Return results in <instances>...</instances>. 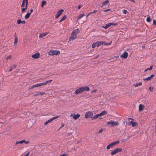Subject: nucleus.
<instances>
[{
  "mask_svg": "<svg viewBox=\"0 0 156 156\" xmlns=\"http://www.w3.org/2000/svg\"><path fill=\"white\" fill-rule=\"evenodd\" d=\"M90 88L88 87H81L77 89L75 92L74 94H80L84 91H89Z\"/></svg>",
  "mask_w": 156,
  "mask_h": 156,
  "instance_id": "f257e3e1",
  "label": "nucleus"
},
{
  "mask_svg": "<svg viewBox=\"0 0 156 156\" xmlns=\"http://www.w3.org/2000/svg\"><path fill=\"white\" fill-rule=\"evenodd\" d=\"M103 41H96L93 43L92 45V47L93 48H94L96 46H100L101 44H103Z\"/></svg>",
  "mask_w": 156,
  "mask_h": 156,
  "instance_id": "f03ea898",
  "label": "nucleus"
},
{
  "mask_svg": "<svg viewBox=\"0 0 156 156\" xmlns=\"http://www.w3.org/2000/svg\"><path fill=\"white\" fill-rule=\"evenodd\" d=\"M60 51L58 50L51 49L49 51V54L50 55H58L60 53Z\"/></svg>",
  "mask_w": 156,
  "mask_h": 156,
  "instance_id": "7ed1b4c3",
  "label": "nucleus"
},
{
  "mask_svg": "<svg viewBox=\"0 0 156 156\" xmlns=\"http://www.w3.org/2000/svg\"><path fill=\"white\" fill-rule=\"evenodd\" d=\"M93 115V114L92 112L89 111L86 112L85 115V118H91L92 120V117Z\"/></svg>",
  "mask_w": 156,
  "mask_h": 156,
  "instance_id": "20e7f679",
  "label": "nucleus"
},
{
  "mask_svg": "<svg viewBox=\"0 0 156 156\" xmlns=\"http://www.w3.org/2000/svg\"><path fill=\"white\" fill-rule=\"evenodd\" d=\"M119 141L118 140L111 143L109 145L107 146L106 147L107 149L108 150L109 149L110 147H112L116 144H119Z\"/></svg>",
  "mask_w": 156,
  "mask_h": 156,
  "instance_id": "39448f33",
  "label": "nucleus"
},
{
  "mask_svg": "<svg viewBox=\"0 0 156 156\" xmlns=\"http://www.w3.org/2000/svg\"><path fill=\"white\" fill-rule=\"evenodd\" d=\"M122 149L121 148H117L114 149L111 153L112 155H114L119 152H121Z\"/></svg>",
  "mask_w": 156,
  "mask_h": 156,
  "instance_id": "423d86ee",
  "label": "nucleus"
},
{
  "mask_svg": "<svg viewBox=\"0 0 156 156\" xmlns=\"http://www.w3.org/2000/svg\"><path fill=\"white\" fill-rule=\"evenodd\" d=\"M107 124L111 126H116L119 124L118 122L115 121H110L108 122Z\"/></svg>",
  "mask_w": 156,
  "mask_h": 156,
  "instance_id": "0eeeda50",
  "label": "nucleus"
},
{
  "mask_svg": "<svg viewBox=\"0 0 156 156\" xmlns=\"http://www.w3.org/2000/svg\"><path fill=\"white\" fill-rule=\"evenodd\" d=\"M63 11L64 10L63 9H61L59 10L56 14L55 18L56 19L58 18Z\"/></svg>",
  "mask_w": 156,
  "mask_h": 156,
  "instance_id": "6e6552de",
  "label": "nucleus"
},
{
  "mask_svg": "<svg viewBox=\"0 0 156 156\" xmlns=\"http://www.w3.org/2000/svg\"><path fill=\"white\" fill-rule=\"evenodd\" d=\"M80 115L78 113H77L76 115H75L74 114H71L70 115V116L73 117V119L75 120H76L80 117Z\"/></svg>",
  "mask_w": 156,
  "mask_h": 156,
  "instance_id": "1a4fd4ad",
  "label": "nucleus"
},
{
  "mask_svg": "<svg viewBox=\"0 0 156 156\" xmlns=\"http://www.w3.org/2000/svg\"><path fill=\"white\" fill-rule=\"evenodd\" d=\"M76 36L77 35H76V34H75L72 33L71 35H70L69 38V41H71L73 40L76 38Z\"/></svg>",
  "mask_w": 156,
  "mask_h": 156,
  "instance_id": "9d476101",
  "label": "nucleus"
},
{
  "mask_svg": "<svg viewBox=\"0 0 156 156\" xmlns=\"http://www.w3.org/2000/svg\"><path fill=\"white\" fill-rule=\"evenodd\" d=\"M40 54L39 53L37 52L35 53L33 55H32L31 57L32 58L37 59L39 58L40 56Z\"/></svg>",
  "mask_w": 156,
  "mask_h": 156,
  "instance_id": "9b49d317",
  "label": "nucleus"
},
{
  "mask_svg": "<svg viewBox=\"0 0 156 156\" xmlns=\"http://www.w3.org/2000/svg\"><path fill=\"white\" fill-rule=\"evenodd\" d=\"M128 56V53L126 51H125L122 55H121V57L125 59H126Z\"/></svg>",
  "mask_w": 156,
  "mask_h": 156,
  "instance_id": "f8f14e48",
  "label": "nucleus"
},
{
  "mask_svg": "<svg viewBox=\"0 0 156 156\" xmlns=\"http://www.w3.org/2000/svg\"><path fill=\"white\" fill-rule=\"evenodd\" d=\"M48 34H49L48 32H46L43 34H40L39 35V38H42L44 37L45 36Z\"/></svg>",
  "mask_w": 156,
  "mask_h": 156,
  "instance_id": "ddd939ff",
  "label": "nucleus"
},
{
  "mask_svg": "<svg viewBox=\"0 0 156 156\" xmlns=\"http://www.w3.org/2000/svg\"><path fill=\"white\" fill-rule=\"evenodd\" d=\"M107 113V112L106 111H102V112L98 114L99 116H102L104 115H106Z\"/></svg>",
  "mask_w": 156,
  "mask_h": 156,
  "instance_id": "4468645a",
  "label": "nucleus"
},
{
  "mask_svg": "<svg viewBox=\"0 0 156 156\" xmlns=\"http://www.w3.org/2000/svg\"><path fill=\"white\" fill-rule=\"evenodd\" d=\"M144 106L143 105L141 104H140L139 106V111H141L144 108Z\"/></svg>",
  "mask_w": 156,
  "mask_h": 156,
  "instance_id": "2eb2a0df",
  "label": "nucleus"
},
{
  "mask_svg": "<svg viewBox=\"0 0 156 156\" xmlns=\"http://www.w3.org/2000/svg\"><path fill=\"white\" fill-rule=\"evenodd\" d=\"M17 66L15 64H14L13 66L10 68L9 70L10 72H11L12 70L13 69H15L16 68Z\"/></svg>",
  "mask_w": 156,
  "mask_h": 156,
  "instance_id": "dca6fc26",
  "label": "nucleus"
},
{
  "mask_svg": "<svg viewBox=\"0 0 156 156\" xmlns=\"http://www.w3.org/2000/svg\"><path fill=\"white\" fill-rule=\"evenodd\" d=\"M79 30L78 29H77L75 30H73L72 33L75 34H76V35H77V34L79 33Z\"/></svg>",
  "mask_w": 156,
  "mask_h": 156,
  "instance_id": "f3484780",
  "label": "nucleus"
},
{
  "mask_svg": "<svg viewBox=\"0 0 156 156\" xmlns=\"http://www.w3.org/2000/svg\"><path fill=\"white\" fill-rule=\"evenodd\" d=\"M109 2V0H108L104 2H103L102 3V5L101 6V7H103V6L104 5H106Z\"/></svg>",
  "mask_w": 156,
  "mask_h": 156,
  "instance_id": "a211bd4d",
  "label": "nucleus"
},
{
  "mask_svg": "<svg viewBox=\"0 0 156 156\" xmlns=\"http://www.w3.org/2000/svg\"><path fill=\"white\" fill-rule=\"evenodd\" d=\"M130 122L133 127L136 126V125L137 123L136 122L131 121Z\"/></svg>",
  "mask_w": 156,
  "mask_h": 156,
  "instance_id": "6ab92c4d",
  "label": "nucleus"
},
{
  "mask_svg": "<svg viewBox=\"0 0 156 156\" xmlns=\"http://www.w3.org/2000/svg\"><path fill=\"white\" fill-rule=\"evenodd\" d=\"M30 13H27L25 16V18L26 19H27L30 16Z\"/></svg>",
  "mask_w": 156,
  "mask_h": 156,
  "instance_id": "aec40b11",
  "label": "nucleus"
},
{
  "mask_svg": "<svg viewBox=\"0 0 156 156\" xmlns=\"http://www.w3.org/2000/svg\"><path fill=\"white\" fill-rule=\"evenodd\" d=\"M66 15H65L64 16H63L62 18L61 19V20L59 21V22H61L65 20V19L66 18Z\"/></svg>",
  "mask_w": 156,
  "mask_h": 156,
  "instance_id": "412c9836",
  "label": "nucleus"
},
{
  "mask_svg": "<svg viewBox=\"0 0 156 156\" xmlns=\"http://www.w3.org/2000/svg\"><path fill=\"white\" fill-rule=\"evenodd\" d=\"M99 116L98 114L95 115L94 116H93L92 117V120H94L98 118Z\"/></svg>",
  "mask_w": 156,
  "mask_h": 156,
  "instance_id": "4be33fe9",
  "label": "nucleus"
},
{
  "mask_svg": "<svg viewBox=\"0 0 156 156\" xmlns=\"http://www.w3.org/2000/svg\"><path fill=\"white\" fill-rule=\"evenodd\" d=\"M142 84V83L141 82H140L139 83H136L134 85V86L135 87H138L139 86H141Z\"/></svg>",
  "mask_w": 156,
  "mask_h": 156,
  "instance_id": "5701e85b",
  "label": "nucleus"
},
{
  "mask_svg": "<svg viewBox=\"0 0 156 156\" xmlns=\"http://www.w3.org/2000/svg\"><path fill=\"white\" fill-rule=\"evenodd\" d=\"M110 27V26L109 23H108V24H106L105 26H102V27L103 28H105V29H107V28H108V27Z\"/></svg>",
  "mask_w": 156,
  "mask_h": 156,
  "instance_id": "b1692460",
  "label": "nucleus"
},
{
  "mask_svg": "<svg viewBox=\"0 0 156 156\" xmlns=\"http://www.w3.org/2000/svg\"><path fill=\"white\" fill-rule=\"evenodd\" d=\"M153 67V65L151 66H150V68H147V69H145V70L144 71V72H146V71H147L148 70H151L152 69Z\"/></svg>",
  "mask_w": 156,
  "mask_h": 156,
  "instance_id": "393cba45",
  "label": "nucleus"
},
{
  "mask_svg": "<svg viewBox=\"0 0 156 156\" xmlns=\"http://www.w3.org/2000/svg\"><path fill=\"white\" fill-rule=\"evenodd\" d=\"M24 141H23V140H22L20 141H17L16 142L15 144L16 145V144H22L23 143H24Z\"/></svg>",
  "mask_w": 156,
  "mask_h": 156,
  "instance_id": "a878e982",
  "label": "nucleus"
},
{
  "mask_svg": "<svg viewBox=\"0 0 156 156\" xmlns=\"http://www.w3.org/2000/svg\"><path fill=\"white\" fill-rule=\"evenodd\" d=\"M97 12V10H94L93 12H90L89 13L87 14V16H89V15H90L91 14H92L93 13H96Z\"/></svg>",
  "mask_w": 156,
  "mask_h": 156,
  "instance_id": "bb28decb",
  "label": "nucleus"
},
{
  "mask_svg": "<svg viewBox=\"0 0 156 156\" xmlns=\"http://www.w3.org/2000/svg\"><path fill=\"white\" fill-rule=\"evenodd\" d=\"M109 24L110 26L112 25H114V26H117L118 24L117 23H109Z\"/></svg>",
  "mask_w": 156,
  "mask_h": 156,
  "instance_id": "cd10ccee",
  "label": "nucleus"
},
{
  "mask_svg": "<svg viewBox=\"0 0 156 156\" xmlns=\"http://www.w3.org/2000/svg\"><path fill=\"white\" fill-rule=\"evenodd\" d=\"M84 14H80L79 16L78 17L77 19L78 20L82 18L83 16H84Z\"/></svg>",
  "mask_w": 156,
  "mask_h": 156,
  "instance_id": "c85d7f7f",
  "label": "nucleus"
},
{
  "mask_svg": "<svg viewBox=\"0 0 156 156\" xmlns=\"http://www.w3.org/2000/svg\"><path fill=\"white\" fill-rule=\"evenodd\" d=\"M15 35L16 37L15 38L14 43V44H16L17 43V41H18V39H17V37H16V33H15Z\"/></svg>",
  "mask_w": 156,
  "mask_h": 156,
  "instance_id": "c756f323",
  "label": "nucleus"
},
{
  "mask_svg": "<svg viewBox=\"0 0 156 156\" xmlns=\"http://www.w3.org/2000/svg\"><path fill=\"white\" fill-rule=\"evenodd\" d=\"M46 4V1L44 0L42 1L41 3V7H43V5Z\"/></svg>",
  "mask_w": 156,
  "mask_h": 156,
  "instance_id": "7c9ffc66",
  "label": "nucleus"
},
{
  "mask_svg": "<svg viewBox=\"0 0 156 156\" xmlns=\"http://www.w3.org/2000/svg\"><path fill=\"white\" fill-rule=\"evenodd\" d=\"M146 21L148 22H150L151 21V20L149 17H148L147 18Z\"/></svg>",
  "mask_w": 156,
  "mask_h": 156,
  "instance_id": "2f4dec72",
  "label": "nucleus"
},
{
  "mask_svg": "<svg viewBox=\"0 0 156 156\" xmlns=\"http://www.w3.org/2000/svg\"><path fill=\"white\" fill-rule=\"evenodd\" d=\"M151 78L150 77H148L146 78H144L143 80H144L149 81V80H151Z\"/></svg>",
  "mask_w": 156,
  "mask_h": 156,
  "instance_id": "473e14b6",
  "label": "nucleus"
},
{
  "mask_svg": "<svg viewBox=\"0 0 156 156\" xmlns=\"http://www.w3.org/2000/svg\"><path fill=\"white\" fill-rule=\"evenodd\" d=\"M59 116H55V117H52V118L51 119V120L52 121L53 120H54L56 119L57 118H58V117H59Z\"/></svg>",
  "mask_w": 156,
  "mask_h": 156,
  "instance_id": "72a5a7b5",
  "label": "nucleus"
},
{
  "mask_svg": "<svg viewBox=\"0 0 156 156\" xmlns=\"http://www.w3.org/2000/svg\"><path fill=\"white\" fill-rule=\"evenodd\" d=\"M27 8H23L22 9H21V12H22V13H23L24 12H25V11H26V10H27Z\"/></svg>",
  "mask_w": 156,
  "mask_h": 156,
  "instance_id": "f704fd0d",
  "label": "nucleus"
},
{
  "mask_svg": "<svg viewBox=\"0 0 156 156\" xmlns=\"http://www.w3.org/2000/svg\"><path fill=\"white\" fill-rule=\"evenodd\" d=\"M52 121L51 120V119L48 120L47 121H46L44 123V125H46L47 124H48V123H49V122H51Z\"/></svg>",
  "mask_w": 156,
  "mask_h": 156,
  "instance_id": "c9c22d12",
  "label": "nucleus"
},
{
  "mask_svg": "<svg viewBox=\"0 0 156 156\" xmlns=\"http://www.w3.org/2000/svg\"><path fill=\"white\" fill-rule=\"evenodd\" d=\"M17 23L18 24H19L20 23H22V20H21L20 19H19L18 20H17Z\"/></svg>",
  "mask_w": 156,
  "mask_h": 156,
  "instance_id": "e433bc0d",
  "label": "nucleus"
},
{
  "mask_svg": "<svg viewBox=\"0 0 156 156\" xmlns=\"http://www.w3.org/2000/svg\"><path fill=\"white\" fill-rule=\"evenodd\" d=\"M52 81V80H49L46 81V84H47L48 83H50Z\"/></svg>",
  "mask_w": 156,
  "mask_h": 156,
  "instance_id": "4c0bfd02",
  "label": "nucleus"
},
{
  "mask_svg": "<svg viewBox=\"0 0 156 156\" xmlns=\"http://www.w3.org/2000/svg\"><path fill=\"white\" fill-rule=\"evenodd\" d=\"M36 94H35L33 95V96H35L39 95V92H37Z\"/></svg>",
  "mask_w": 156,
  "mask_h": 156,
  "instance_id": "58836bf2",
  "label": "nucleus"
},
{
  "mask_svg": "<svg viewBox=\"0 0 156 156\" xmlns=\"http://www.w3.org/2000/svg\"><path fill=\"white\" fill-rule=\"evenodd\" d=\"M11 58H12V56L11 55H10L6 58V59L7 60L8 59H10Z\"/></svg>",
  "mask_w": 156,
  "mask_h": 156,
  "instance_id": "ea45409f",
  "label": "nucleus"
},
{
  "mask_svg": "<svg viewBox=\"0 0 156 156\" xmlns=\"http://www.w3.org/2000/svg\"><path fill=\"white\" fill-rule=\"evenodd\" d=\"M45 92H39V95H43L45 94Z\"/></svg>",
  "mask_w": 156,
  "mask_h": 156,
  "instance_id": "a19ab883",
  "label": "nucleus"
},
{
  "mask_svg": "<svg viewBox=\"0 0 156 156\" xmlns=\"http://www.w3.org/2000/svg\"><path fill=\"white\" fill-rule=\"evenodd\" d=\"M123 13L124 14H126L127 12V11L125 9H123L122 11Z\"/></svg>",
  "mask_w": 156,
  "mask_h": 156,
  "instance_id": "79ce46f5",
  "label": "nucleus"
},
{
  "mask_svg": "<svg viewBox=\"0 0 156 156\" xmlns=\"http://www.w3.org/2000/svg\"><path fill=\"white\" fill-rule=\"evenodd\" d=\"M149 90L151 91H153L154 90V88L152 87H150L149 88Z\"/></svg>",
  "mask_w": 156,
  "mask_h": 156,
  "instance_id": "37998d69",
  "label": "nucleus"
},
{
  "mask_svg": "<svg viewBox=\"0 0 156 156\" xmlns=\"http://www.w3.org/2000/svg\"><path fill=\"white\" fill-rule=\"evenodd\" d=\"M25 2H24V1H23L22 4L21 5V7H23L24 6Z\"/></svg>",
  "mask_w": 156,
  "mask_h": 156,
  "instance_id": "c03bdc74",
  "label": "nucleus"
},
{
  "mask_svg": "<svg viewBox=\"0 0 156 156\" xmlns=\"http://www.w3.org/2000/svg\"><path fill=\"white\" fill-rule=\"evenodd\" d=\"M103 131V129H100L98 131V133H102Z\"/></svg>",
  "mask_w": 156,
  "mask_h": 156,
  "instance_id": "a18cd8bd",
  "label": "nucleus"
},
{
  "mask_svg": "<svg viewBox=\"0 0 156 156\" xmlns=\"http://www.w3.org/2000/svg\"><path fill=\"white\" fill-rule=\"evenodd\" d=\"M111 9H107L105 10H101L104 12H106L110 10Z\"/></svg>",
  "mask_w": 156,
  "mask_h": 156,
  "instance_id": "49530a36",
  "label": "nucleus"
},
{
  "mask_svg": "<svg viewBox=\"0 0 156 156\" xmlns=\"http://www.w3.org/2000/svg\"><path fill=\"white\" fill-rule=\"evenodd\" d=\"M41 84L42 86H44V85H47L46 83V81L44 82L41 83Z\"/></svg>",
  "mask_w": 156,
  "mask_h": 156,
  "instance_id": "de8ad7c7",
  "label": "nucleus"
},
{
  "mask_svg": "<svg viewBox=\"0 0 156 156\" xmlns=\"http://www.w3.org/2000/svg\"><path fill=\"white\" fill-rule=\"evenodd\" d=\"M23 141H24V143L26 144H27L30 142L29 141H26L25 140H23Z\"/></svg>",
  "mask_w": 156,
  "mask_h": 156,
  "instance_id": "09e8293b",
  "label": "nucleus"
},
{
  "mask_svg": "<svg viewBox=\"0 0 156 156\" xmlns=\"http://www.w3.org/2000/svg\"><path fill=\"white\" fill-rule=\"evenodd\" d=\"M25 3H25V8H26L27 9V5H28V2H26Z\"/></svg>",
  "mask_w": 156,
  "mask_h": 156,
  "instance_id": "8fccbe9b",
  "label": "nucleus"
},
{
  "mask_svg": "<svg viewBox=\"0 0 156 156\" xmlns=\"http://www.w3.org/2000/svg\"><path fill=\"white\" fill-rule=\"evenodd\" d=\"M153 24L156 25V20H154L153 21Z\"/></svg>",
  "mask_w": 156,
  "mask_h": 156,
  "instance_id": "3c124183",
  "label": "nucleus"
},
{
  "mask_svg": "<svg viewBox=\"0 0 156 156\" xmlns=\"http://www.w3.org/2000/svg\"><path fill=\"white\" fill-rule=\"evenodd\" d=\"M103 44H104L105 45H108V43L103 41Z\"/></svg>",
  "mask_w": 156,
  "mask_h": 156,
  "instance_id": "603ef678",
  "label": "nucleus"
},
{
  "mask_svg": "<svg viewBox=\"0 0 156 156\" xmlns=\"http://www.w3.org/2000/svg\"><path fill=\"white\" fill-rule=\"evenodd\" d=\"M30 152L29 151H28L26 154L25 155V156H28L30 154Z\"/></svg>",
  "mask_w": 156,
  "mask_h": 156,
  "instance_id": "864d4df0",
  "label": "nucleus"
},
{
  "mask_svg": "<svg viewBox=\"0 0 156 156\" xmlns=\"http://www.w3.org/2000/svg\"><path fill=\"white\" fill-rule=\"evenodd\" d=\"M65 126V124L64 123H62L61 124V126L60 127V128H62L63 126Z\"/></svg>",
  "mask_w": 156,
  "mask_h": 156,
  "instance_id": "5fc2aeb1",
  "label": "nucleus"
},
{
  "mask_svg": "<svg viewBox=\"0 0 156 156\" xmlns=\"http://www.w3.org/2000/svg\"><path fill=\"white\" fill-rule=\"evenodd\" d=\"M154 76V75L152 74L150 76L151 79Z\"/></svg>",
  "mask_w": 156,
  "mask_h": 156,
  "instance_id": "6e6d98bb",
  "label": "nucleus"
},
{
  "mask_svg": "<svg viewBox=\"0 0 156 156\" xmlns=\"http://www.w3.org/2000/svg\"><path fill=\"white\" fill-rule=\"evenodd\" d=\"M72 133L68 132L67 133L68 135L69 136L72 134Z\"/></svg>",
  "mask_w": 156,
  "mask_h": 156,
  "instance_id": "4d7b16f0",
  "label": "nucleus"
},
{
  "mask_svg": "<svg viewBox=\"0 0 156 156\" xmlns=\"http://www.w3.org/2000/svg\"><path fill=\"white\" fill-rule=\"evenodd\" d=\"M22 23L23 24H25L26 23L25 21H24V20H23V21H22V23Z\"/></svg>",
  "mask_w": 156,
  "mask_h": 156,
  "instance_id": "13d9d810",
  "label": "nucleus"
},
{
  "mask_svg": "<svg viewBox=\"0 0 156 156\" xmlns=\"http://www.w3.org/2000/svg\"><path fill=\"white\" fill-rule=\"evenodd\" d=\"M36 87V85L35 84L33 85V86H32V88H35V87Z\"/></svg>",
  "mask_w": 156,
  "mask_h": 156,
  "instance_id": "bf43d9fd",
  "label": "nucleus"
},
{
  "mask_svg": "<svg viewBox=\"0 0 156 156\" xmlns=\"http://www.w3.org/2000/svg\"><path fill=\"white\" fill-rule=\"evenodd\" d=\"M81 7V5H79V6H78V9H80Z\"/></svg>",
  "mask_w": 156,
  "mask_h": 156,
  "instance_id": "052dcab7",
  "label": "nucleus"
},
{
  "mask_svg": "<svg viewBox=\"0 0 156 156\" xmlns=\"http://www.w3.org/2000/svg\"><path fill=\"white\" fill-rule=\"evenodd\" d=\"M67 155L66 154H63L62 155H61L60 156H66Z\"/></svg>",
  "mask_w": 156,
  "mask_h": 156,
  "instance_id": "680f3d73",
  "label": "nucleus"
},
{
  "mask_svg": "<svg viewBox=\"0 0 156 156\" xmlns=\"http://www.w3.org/2000/svg\"><path fill=\"white\" fill-rule=\"evenodd\" d=\"M33 10L32 9H31L30 10V14H31L32 12H33Z\"/></svg>",
  "mask_w": 156,
  "mask_h": 156,
  "instance_id": "e2e57ef3",
  "label": "nucleus"
},
{
  "mask_svg": "<svg viewBox=\"0 0 156 156\" xmlns=\"http://www.w3.org/2000/svg\"><path fill=\"white\" fill-rule=\"evenodd\" d=\"M23 1H24V2H28V0H23Z\"/></svg>",
  "mask_w": 156,
  "mask_h": 156,
  "instance_id": "0e129e2a",
  "label": "nucleus"
},
{
  "mask_svg": "<svg viewBox=\"0 0 156 156\" xmlns=\"http://www.w3.org/2000/svg\"><path fill=\"white\" fill-rule=\"evenodd\" d=\"M39 87L42 86L41 83H38Z\"/></svg>",
  "mask_w": 156,
  "mask_h": 156,
  "instance_id": "69168bd1",
  "label": "nucleus"
},
{
  "mask_svg": "<svg viewBox=\"0 0 156 156\" xmlns=\"http://www.w3.org/2000/svg\"><path fill=\"white\" fill-rule=\"evenodd\" d=\"M112 43V41H111L109 43H108V45H110Z\"/></svg>",
  "mask_w": 156,
  "mask_h": 156,
  "instance_id": "338daca9",
  "label": "nucleus"
},
{
  "mask_svg": "<svg viewBox=\"0 0 156 156\" xmlns=\"http://www.w3.org/2000/svg\"><path fill=\"white\" fill-rule=\"evenodd\" d=\"M99 56V55H97L95 57H94V58H98V57Z\"/></svg>",
  "mask_w": 156,
  "mask_h": 156,
  "instance_id": "774afa93",
  "label": "nucleus"
}]
</instances>
